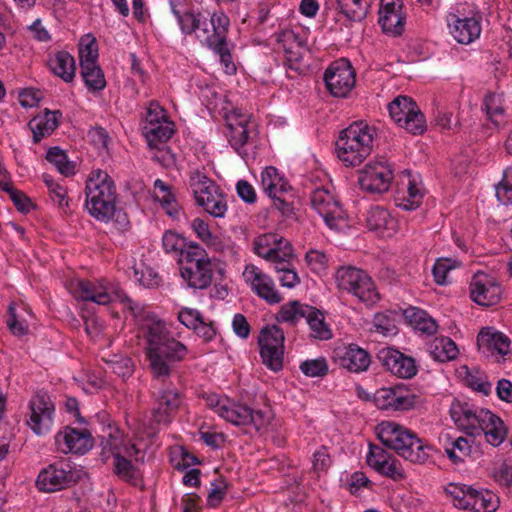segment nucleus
I'll return each mask as SVG.
<instances>
[{"mask_svg": "<svg viewBox=\"0 0 512 512\" xmlns=\"http://www.w3.org/2000/svg\"><path fill=\"white\" fill-rule=\"evenodd\" d=\"M445 492L456 508L472 512H495L499 507V498L490 490L475 489L460 483H449Z\"/></svg>", "mask_w": 512, "mask_h": 512, "instance_id": "obj_9", "label": "nucleus"}, {"mask_svg": "<svg viewBox=\"0 0 512 512\" xmlns=\"http://www.w3.org/2000/svg\"><path fill=\"white\" fill-rule=\"evenodd\" d=\"M212 489L210 490L207 502L210 507H218L226 495L227 485L224 481L212 483Z\"/></svg>", "mask_w": 512, "mask_h": 512, "instance_id": "obj_62", "label": "nucleus"}, {"mask_svg": "<svg viewBox=\"0 0 512 512\" xmlns=\"http://www.w3.org/2000/svg\"><path fill=\"white\" fill-rule=\"evenodd\" d=\"M117 437L113 435L112 432L109 433L108 439L102 442L104 444V449L107 447L112 452L114 457V473L124 481L130 482L132 484H136L138 479V471L132 465L131 461L123 457L117 451L116 444Z\"/></svg>", "mask_w": 512, "mask_h": 512, "instance_id": "obj_29", "label": "nucleus"}, {"mask_svg": "<svg viewBox=\"0 0 512 512\" xmlns=\"http://www.w3.org/2000/svg\"><path fill=\"white\" fill-rule=\"evenodd\" d=\"M338 359L341 367L355 373L366 371L371 362L369 353L355 344L338 353Z\"/></svg>", "mask_w": 512, "mask_h": 512, "instance_id": "obj_31", "label": "nucleus"}, {"mask_svg": "<svg viewBox=\"0 0 512 512\" xmlns=\"http://www.w3.org/2000/svg\"><path fill=\"white\" fill-rule=\"evenodd\" d=\"M280 237L277 234L267 233L262 234L254 239V252L266 259L267 256L271 255V252H274L273 248L277 247Z\"/></svg>", "mask_w": 512, "mask_h": 512, "instance_id": "obj_49", "label": "nucleus"}, {"mask_svg": "<svg viewBox=\"0 0 512 512\" xmlns=\"http://www.w3.org/2000/svg\"><path fill=\"white\" fill-rule=\"evenodd\" d=\"M451 417L468 435H484L492 446H499L506 438L507 429L504 422L489 410L475 408L466 402H457L451 407Z\"/></svg>", "mask_w": 512, "mask_h": 512, "instance_id": "obj_3", "label": "nucleus"}, {"mask_svg": "<svg viewBox=\"0 0 512 512\" xmlns=\"http://www.w3.org/2000/svg\"><path fill=\"white\" fill-rule=\"evenodd\" d=\"M379 24L385 33L398 36L401 35L404 30L405 17L402 11L396 12L393 15L386 16L384 19L379 20Z\"/></svg>", "mask_w": 512, "mask_h": 512, "instance_id": "obj_50", "label": "nucleus"}, {"mask_svg": "<svg viewBox=\"0 0 512 512\" xmlns=\"http://www.w3.org/2000/svg\"><path fill=\"white\" fill-rule=\"evenodd\" d=\"M81 76L91 92L101 91L106 86L103 71L98 64L81 67Z\"/></svg>", "mask_w": 512, "mask_h": 512, "instance_id": "obj_41", "label": "nucleus"}, {"mask_svg": "<svg viewBox=\"0 0 512 512\" xmlns=\"http://www.w3.org/2000/svg\"><path fill=\"white\" fill-rule=\"evenodd\" d=\"M327 90L334 97H346L356 82V73L347 59L332 62L324 73Z\"/></svg>", "mask_w": 512, "mask_h": 512, "instance_id": "obj_14", "label": "nucleus"}, {"mask_svg": "<svg viewBox=\"0 0 512 512\" xmlns=\"http://www.w3.org/2000/svg\"><path fill=\"white\" fill-rule=\"evenodd\" d=\"M192 228L197 236L209 247L216 251L223 249L222 241L211 233L208 224L204 220L195 218L192 222Z\"/></svg>", "mask_w": 512, "mask_h": 512, "instance_id": "obj_45", "label": "nucleus"}, {"mask_svg": "<svg viewBox=\"0 0 512 512\" xmlns=\"http://www.w3.org/2000/svg\"><path fill=\"white\" fill-rule=\"evenodd\" d=\"M71 292L75 298L92 301L99 305H107L113 301L105 287L88 280H77L71 284Z\"/></svg>", "mask_w": 512, "mask_h": 512, "instance_id": "obj_27", "label": "nucleus"}, {"mask_svg": "<svg viewBox=\"0 0 512 512\" xmlns=\"http://www.w3.org/2000/svg\"><path fill=\"white\" fill-rule=\"evenodd\" d=\"M201 319L202 315L196 309L183 308L178 312V320L189 329H194Z\"/></svg>", "mask_w": 512, "mask_h": 512, "instance_id": "obj_63", "label": "nucleus"}, {"mask_svg": "<svg viewBox=\"0 0 512 512\" xmlns=\"http://www.w3.org/2000/svg\"><path fill=\"white\" fill-rule=\"evenodd\" d=\"M62 117L60 110L50 111L48 109L41 115L34 117L29 122V127L33 132L35 143L51 135L59 125V118Z\"/></svg>", "mask_w": 512, "mask_h": 512, "instance_id": "obj_32", "label": "nucleus"}, {"mask_svg": "<svg viewBox=\"0 0 512 512\" xmlns=\"http://www.w3.org/2000/svg\"><path fill=\"white\" fill-rule=\"evenodd\" d=\"M340 12L351 21L364 19L372 0H336Z\"/></svg>", "mask_w": 512, "mask_h": 512, "instance_id": "obj_39", "label": "nucleus"}, {"mask_svg": "<svg viewBox=\"0 0 512 512\" xmlns=\"http://www.w3.org/2000/svg\"><path fill=\"white\" fill-rule=\"evenodd\" d=\"M337 286L357 297L366 306H373L380 295L372 278L362 269L342 266L335 274Z\"/></svg>", "mask_w": 512, "mask_h": 512, "instance_id": "obj_10", "label": "nucleus"}, {"mask_svg": "<svg viewBox=\"0 0 512 512\" xmlns=\"http://www.w3.org/2000/svg\"><path fill=\"white\" fill-rule=\"evenodd\" d=\"M376 128L364 121L353 122L342 130L335 143L339 160L346 166L360 165L372 152Z\"/></svg>", "mask_w": 512, "mask_h": 512, "instance_id": "obj_4", "label": "nucleus"}, {"mask_svg": "<svg viewBox=\"0 0 512 512\" xmlns=\"http://www.w3.org/2000/svg\"><path fill=\"white\" fill-rule=\"evenodd\" d=\"M284 341V332L277 325L263 328L258 337L262 363L273 372L283 368Z\"/></svg>", "mask_w": 512, "mask_h": 512, "instance_id": "obj_13", "label": "nucleus"}, {"mask_svg": "<svg viewBox=\"0 0 512 512\" xmlns=\"http://www.w3.org/2000/svg\"><path fill=\"white\" fill-rule=\"evenodd\" d=\"M375 471L393 480H400L405 477L400 462L393 456L388 459L385 464H381L379 467H377Z\"/></svg>", "mask_w": 512, "mask_h": 512, "instance_id": "obj_54", "label": "nucleus"}, {"mask_svg": "<svg viewBox=\"0 0 512 512\" xmlns=\"http://www.w3.org/2000/svg\"><path fill=\"white\" fill-rule=\"evenodd\" d=\"M177 17L181 31L196 38L219 55L227 72H235L231 53L227 47L226 37L229 27V18L222 12L213 13L210 18L202 13L186 11L180 13L173 10Z\"/></svg>", "mask_w": 512, "mask_h": 512, "instance_id": "obj_2", "label": "nucleus"}, {"mask_svg": "<svg viewBox=\"0 0 512 512\" xmlns=\"http://www.w3.org/2000/svg\"><path fill=\"white\" fill-rule=\"evenodd\" d=\"M43 177L51 200L56 203L65 213H67L69 210V199L67 197L66 188L56 183L47 175H44Z\"/></svg>", "mask_w": 512, "mask_h": 512, "instance_id": "obj_48", "label": "nucleus"}, {"mask_svg": "<svg viewBox=\"0 0 512 512\" xmlns=\"http://www.w3.org/2000/svg\"><path fill=\"white\" fill-rule=\"evenodd\" d=\"M378 360L386 371L400 379H411L418 371L413 357L390 347L378 352Z\"/></svg>", "mask_w": 512, "mask_h": 512, "instance_id": "obj_19", "label": "nucleus"}, {"mask_svg": "<svg viewBox=\"0 0 512 512\" xmlns=\"http://www.w3.org/2000/svg\"><path fill=\"white\" fill-rule=\"evenodd\" d=\"M496 197L504 205H512V170H506L496 185Z\"/></svg>", "mask_w": 512, "mask_h": 512, "instance_id": "obj_51", "label": "nucleus"}, {"mask_svg": "<svg viewBox=\"0 0 512 512\" xmlns=\"http://www.w3.org/2000/svg\"><path fill=\"white\" fill-rule=\"evenodd\" d=\"M142 130L149 147L158 150V154L154 158L162 164L168 165L172 156L160 148V145L164 146L171 138L174 132L172 123L164 121V123L155 126H143Z\"/></svg>", "mask_w": 512, "mask_h": 512, "instance_id": "obj_25", "label": "nucleus"}, {"mask_svg": "<svg viewBox=\"0 0 512 512\" xmlns=\"http://www.w3.org/2000/svg\"><path fill=\"white\" fill-rule=\"evenodd\" d=\"M417 397L403 386L385 387L374 394L375 405L381 410L403 411L412 408Z\"/></svg>", "mask_w": 512, "mask_h": 512, "instance_id": "obj_23", "label": "nucleus"}, {"mask_svg": "<svg viewBox=\"0 0 512 512\" xmlns=\"http://www.w3.org/2000/svg\"><path fill=\"white\" fill-rule=\"evenodd\" d=\"M221 406V417L234 425H251L260 431L270 420L269 415L262 410H252L250 407L235 403L231 400Z\"/></svg>", "mask_w": 512, "mask_h": 512, "instance_id": "obj_18", "label": "nucleus"}, {"mask_svg": "<svg viewBox=\"0 0 512 512\" xmlns=\"http://www.w3.org/2000/svg\"><path fill=\"white\" fill-rule=\"evenodd\" d=\"M225 136L239 154L241 148L248 143L251 133L254 131V124L250 121V115L239 110H233L226 115Z\"/></svg>", "mask_w": 512, "mask_h": 512, "instance_id": "obj_20", "label": "nucleus"}, {"mask_svg": "<svg viewBox=\"0 0 512 512\" xmlns=\"http://www.w3.org/2000/svg\"><path fill=\"white\" fill-rule=\"evenodd\" d=\"M455 261L449 258L438 259L433 266L432 273L434 280L439 285L447 283L448 273L455 268Z\"/></svg>", "mask_w": 512, "mask_h": 512, "instance_id": "obj_53", "label": "nucleus"}, {"mask_svg": "<svg viewBox=\"0 0 512 512\" xmlns=\"http://www.w3.org/2000/svg\"><path fill=\"white\" fill-rule=\"evenodd\" d=\"M216 272L222 274L223 269L216 260L208 257L206 250L200 245L192 246L189 251L184 252L180 273L189 287L201 290L208 288Z\"/></svg>", "mask_w": 512, "mask_h": 512, "instance_id": "obj_7", "label": "nucleus"}, {"mask_svg": "<svg viewBox=\"0 0 512 512\" xmlns=\"http://www.w3.org/2000/svg\"><path fill=\"white\" fill-rule=\"evenodd\" d=\"M391 119L400 127L413 135H421L426 131L424 114L412 98L398 96L388 105Z\"/></svg>", "mask_w": 512, "mask_h": 512, "instance_id": "obj_12", "label": "nucleus"}, {"mask_svg": "<svg viewBox=\"0 0 512 512\" xmlns=\"http://www.w3.org/2000/svg\"><path fill=\"white\" fill-rule=\"evenodd\" d=\"M307 304H301L298 301H291L283 305L278 313V320L290 324H296L300 319L306 317L308 311L305 308H310Z\"/></svg>", "mask_w": 512, "mask_h": 512, "instance_id": "obj_44", "label": "nucleus"}, {"mask_svg": "<svg viewBox=\"0 0 512 512\" xmlns=\"http://www.w3.org/2000/svg\"><path fill=\"white\" fill-rule=\"evenodd\" d=\"M308 313L305 317L311 330V337L319 340H329L332 338V332L325 323L324 314L315 307L305 308Z\"/></svg>", "mask_w": 512, "mask_h": 512, "instance_id": "obj_38", "label": "nucleus"}, {"mask_svg": "<svg viewBox=\"0 0 512 512\" xmlns=\"http://www.w3.org/2000/svg\"><path fill=\"white\" fill-rule=\"evenodd\" d=\"M188 186L195 203L214 218H223L228 210L227 195L211 178L196 169L189 173Z\"/></svg>", "mask_w": 512, "mask_h": 512, "instance_id": "obj_8", "label": "nucleus"}, {"mask_svg": "<svg viewBox=\"0 0 512 512\" xmlns=\"http://www.w3.org/2000/svg\"><path fill=\"white\" fill-rule=\"evenodd\" d=\"M449 443L445 445V453L453 463L463 462L471 453V445L468 439L458 437L448 438Z\"/></svg>", "mask_w": 512, "mask_h": 512, "instance_id": "obj_42", "label": "nucleus"}, {"mask_svg": "<svg viewBox=\"0 0 512 512\" xmlns=\"http://www.w3.org/2000/svg\"><path fill=\"white\" fill-rule=\"evenodd\" d=\"M366 222L370 230L377 231L379 233L387 231L388 235L395 231L397 226V221L389 214V212L379 206L373 207L369 210Z\"/></svg>", "mask_w": 512, "mask_h": 512, "instance_id": "obj_36", "label": "nucleus"}, {"mask_svg": "<svg viewBox=\"0 0 512 512\" xmlns=\"http://www.w3.org/2000/svg\"><path fill=\"white\" fill-rule=\"evenodd\" d=\"M106 363L108 369L119 377H129L133 372L132 362L129 358L124 357L115 360H108Z\"/></svg>", "mask_w": 512, "mask_h": 512, "instance_id": "obj_58", "label": "nucleus"}, {"mask_svg": "<svg viewBox=\"0 0 512 512\" xmlns=\"http://www.w3.org/2000/svg\"><path fill=\"white\" fill-rule=\"evenodd\" d=\"M55 445L58 451L65 454H85L93 447V438L86 429L65 427L56 434Z\"/></svg>", "mask_w": 512, "mask_h": 512, "instance_id": "obj_24", "label": "nucleus"}, {"mask_svg": "<svg viewBox=\"0 0 512 512\" xmlns=\"http://www.w3.org/2000/svg\"><path fill=\"white\" fill-rule=\"evenodd\" d=\"M164 121H167L165 110L156 101H151L147 108L144 126H155Z\"/></svg>", "mask_w": 512, "mask_h": 512, "instance_id": "obj_56", "label": "nucleus"}, {"mask_svg": "<svg viewBox=\"0 0 512 512\" xmlns=\"http://www.w3.org/2000/svg\"><path fill=\"white\" fill-rule=\"evenodd\" d=\"M245 282L251 290L269 304L281 302L282 297L276 290L273 279L253 264L246 265L243 271Z\"/></svg>", "mask_w": 512, "mask_h": 512, "instance_id": "obj_21", "label": "nucleus"}, {"mask_svg": "<svg viewBox=\"0 0 512 512\" xmlns=\"http://www.w3.org/2000/svg\"><path fill=\"white\" fill-rule=\"evenodd\" d=\"M273 250L274 252H271L266 260L272 262L275 266H291L289 261L293 256V248L287 240L281 238L277 247H274Z\"/></svg>", "mask_w": 512, "mask_h": 512, "instance_id": "obj_47", "label": "nucleus"}, {"mask_svg": "<svg viewBox=\"0 0 512 512\" xmlns=\"http://www.w3.org/2000/svg\"><path fill=\"white\" fill-rule=\"evenodd\" d=\"M261 185L269 197H275L277 194H288L291 190V186L273 166L266 167L262 171Z\"/></svg>", "mask_w": 512, "mask_h": 512, "instance_id": "obj_34", "label": "nucleus"}, {"mask_svg": "<svg viewBox=\"0 0 512 512\" xmlns=\"http://www.w3.org/2000/svg\"><path fill=\"white\" fill-rule=\"evenodd\" d=\"M314 210L324 219L331 229H339L345 219V212L334 195L323 187L316 188L310 195Z\"/></svg>", "mask_w": 512, "mask_h": 512, "instance_id": "obj_15", "label": "nucleus"}, {"mask_svg": "<svg viewBox=\"0 0 512 512\" xmlns=\"http://www.w3.org/2000/svg\"><path fill=\"white\" fill-rule=\"evenodd\" d=\"M447 21L452 36L460 44H470L480 35V21L475 17L460 18L455 14H449Z\"/></svg>", "mask_w": 512, "mask_h": 512, "instance_id": "obj_26", "label": "nucleus"}, {"mask_svg": "<svg viewBox=\"0 0 512 512\" xmlns=\"http://www.w3.org/2000/svg\"><path fill=\"white\" fill-rule=\"evenodd\" d=\"M300 370L308 377H323L328 372V364L325 358L306 360Z\"/></svg>", "mask_w": 512, "mask_h": 512, "instance_id": "obj_52", "label": "nucleus"}, {"mask_svg": "<svg viewBox=\"0 0 512 512\" xmlns=\"http://www.w3.org/2000/svg\"><path fill=\"white\" fill-rule=\"evenodd\" d=\"M141 332L152 378L163 385L154 392L152 418L158 424H169L181 404L180 393L172 387L170 379L177 374V366L186 358L188 348L155 316L144 319Z\"/></svg>", "mask_w": 512, "mask_h": 512, "instance_id": "obj_1", "label": "nucleus"}, {"mask_svg": "<svg viewBox=\"0 0 512 512\" xmlns=\"http://www.w3.org/2000/svg\"><path fill=\"white\" fill-rule=\"evenodd\" d=\"M392 180V169L384 161L369 162L359 171L360 187L372 194H382L388 191Z\"/></svg>", "mask_w": 512, "mask_h": 512, "instance_id": "obj_16", "label": "nucleus"}, {"mask_svg": "<svg viewBox=\"0 0 512 512\" xmlns=\"http://www.w3.org/2000/svg\"><path fill=\"white\" fill-rule=\"evenodd\" d=\"M381 443L394 450L399 456L414 463L425 462L429 455L421 440L411 430L390 421L378 425Z\"/></svg>", "mask_w": 512, "mask_h": 512, "instance_id": "obj_6", "label": "nucleus"}, {"mask_svg": "<svg viewBox=\"0 0 512 512\" xmlns=\"http://www.w3.org/2000/svg\"><path fill=\"white\" fill-rule=\"evenodd\" d=\"M373 326L375 331L382 335H390L394 333L396 329L394 320L384 313H377L374 315Z\"/></svg>", "mask_w": 512, "mask_h": 512, "instance_id": "obj_59", "label": "nucleus"}, {"mask_svg": "<svg viewBox=\"0 0 512 512\" xmlns=\"http://www.w3.org/2000/svg\"><path fill=\"white\" fill-rule=\"evenodd\" d=\"M487 115L489 118L497 123L498 117L503 116L504 108L501 105V98L496 94H489L484 99Z\"/></svg>", "mask_w": 512, "mask_h": 512, "instance_id": "obj_55", "label": "nucleus"}, {"mask_svg": "<svg viewBox=\"0 0 512 512\" xmlns=\"http://www.w3.org/2000/svg\"><path fill=\"white\" fill-rule=\"evenodd\" d=\"M331 457L326 447H321L313 454V469L317 472L327 471L331 465Z\"/></svg>", "mask_w": 512, "mask_h": 512, "instance_id": "obj_64", "label": "nucleus"}, {"mask_svg": "<svg viewBox=\"0 0 512 512\" xmlns=\"http://www.w3.org/2000/svg\"><path fill=\"white\" fill-rule=\"evenodd\" d=\"M83 471L67 459L55 461L44 468L38 475L36 484L39 490L55 492L79 482Z\"/></svg>", "mask_w": 512, "mask_h": 512, "instance_id": "obj_11", "label": "nucleus"}, {"mask_svg": "<svg viewBox=\"0 0 512 512\" xmlns=\"http://www.w3.org/2000/svg\"><path fill=\"white\" fill-rule=\"evenodd\" d=\"M502 295L500 283L485 273H476L470 283L471 299L481 306L496 305Z\"/></svg>", "mask_w": 512, "mask_h": 512, "instance_id": "obj_22", "label": "nucleus"}, {"mask_svg": "<svg viewBox=\"0 0 512 512\" xmlns=\"http://www.w3.org/2000/svg\"><path fill=\"white\" fill-rule=\"evenodd\" d=\"M275 270L282 275L279 277V281L282 286L292 288L300 282V278L294 268L290 266H274Z\"/></svg>", "mask_w": 512, "mask_h": 512, "instance_id": "obj_61", "label": "nucleus"}, {"mask_svg": "<svg viewBox=\"0 0 512 512\" xmlns=\"http://www.w3.org/2000/svg\"><path fill=\"white\" fill-rule=\"evenodd\" d=\"M305 260L310 269L316 273H320L326 269L327 256L318 250H310L306 253Z\"/></svg>", "mask_w": 512, "mask_h": 512, "instance_id": "obj_60", "label": "nucleus"}, {"mask_svg": "<svg viewBox=\"0 0 512 512\" xmlns=\"http://www.w3.org/2000/svg\"><path fill=\"white\" fill-rule=\"evenodd\" d=\"M30 416L27 425L37 435L48 432L53 423L54 405L46 392L37 391L29 401Z\"/></svg>", "mask_w": 512, "mask_h": 512, "instance_id": "obj_17", "label": "nucleus"}, {"mask_svg": "<svg viewBox=\"0 0 512 512\" xmlns=\"http://www.w3.org/2000/svg\"><path fill=\"white\" fill-rule=\"evenodd\" d=\"M429 353L438 362L455 359L459 353L455 342L449 337H436L429 344Z\"/></svg>", "mask_w": 512, "mask_h": 512, "instance_id": "obj_37", "label": "nucleus"}, {"mask_svg": "<svg viewBox=\"0 0 512 512\" xmlns=\"http://www.w3.org/2000/svg\"><path fill=\"white\" fill-rule=\"evenodd\" d=\"M46 159L56 166L58 171L69 176L74 174V165L68 160L67 155L59 147H52L47 151Z\"/></svg>", "mask_w": 512, "mask_h": 512, "instance_id": "obj_46", "label": "nucleus"}, {"mask_svg": "<svg viewBox=\"0 0 512 512\" xmlns=\"http://www.w3.org/2000/svg\"><path fill=\"white\" fill-rule=\"evenodd\" d=\"M86 207L95 219L108 222L116 211V186L112 177L103 170H93L85 187Z\"/></svg>", "mask_w": 512, "mask_h": 512, "instance_id": "obj_5", "label": "nucleus"}, {"mask_svg": "<svg viewBox=\"0 0 512 512\" xmlns=\"http://www.w3.org/2000/svg\"><path fill=\"white\" fill-rule=\"evenodd\" d=\"M276 41L285 54L286 61L292 68L294 64L301 61L306 51L305 42L291 29H285L276 36Z\"/></svg>", "mask_w": 512, "mask_h": 512, "instance_id": "obj_28", "label": "nucleus"}, {"mask_svg": "<svg viewBox=\"0 0 512 512\" xmlns=\"http://www.w3.org/2000/svg\"><path fill=\"white\" fill-rule=\"evenodd\" d=\"M98 45L91 35H85L79 43L80 67L97 64Z\"/></svg>", "mask_w": 512, "mask_h": 512, "instance_id": "obj_43", "label": "nucleus"}, {"mask_svg": "<svg viewBox=\"0 0 512 512\" xmlns=\"http://www.w3.org/2000/svg\"><path fill=\"white\" fill-rule=\"evenodd\" d=\"M403 316L407 323L415 330L431 335L437 331L435 320L424 310L417 307H409L404 310Z\"/></svg>", "mask_w": 512, "mask_h": 512, "instance_id": "obj_35", "label": "nucleus"}, {"mask_svg": "<svg viewBox=\"0 0 512 512\" xmlns=\"http://www.w3.org/2000/svg\"><path fill=\"white\" fill-rule=\"evenodd\" d=\"M391 457L392 455L385 451L382 447L371 444L369 453L366 457V461L367 464L375 470L381 464H385V462Z\"/></svg>", "mask_w": 512, "mask_h": 512, "instance_id": "obj_57", "label": "nucleus"}, {"mask_svg": "<svg viewBox=\"0 0 512 512\" xmlns=\"http://www.w3.org/2000/svg\"><path fill=\"white\" fill-rule=\"evenodd\" d=\"M48 65L51 71L66 83L74 80L76 64L73 56L66 51H57L50 56Z\"/></svg>", "mask_w": 512, "mask_h": 512, "instance_id": "obj_33", "label": "nucleus"}, {"mask_svg": "<svg viewBox=\"0 0 512 512\" xmlns=\"http://www.w3.org/2000/svg\"><path fill=\"white\" fill-rule=\"evenodd\" d=\"M477 345L483 353L497 352L500 355H506L509 352L510 340L492 327H485L477 336Z\"/></svg>", "mask_w": 512, "mask_h": 512, "instance_id": "obj_30", "label": "nucleus"}, {"mask_svg": "<svg viewBox=\"0 0 512 512\" xmlns=\"http://www.w3.org/2000/svg\"><path fill=\"white\" fill-rule=\"evenodd\" d=\"M163 248L167 253H174L178 256V263L183 261V254L192 246H199L198 243L189 242L175 232L167 231L162 238Z\"/></svg>", "mask_w": 512, "mask_h": 512, "instance_id": "obj_40", "label": "nucleus"}]
</instances>
